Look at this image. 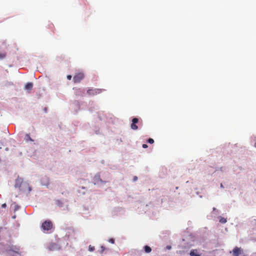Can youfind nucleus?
Instances as JSON below:
<instances>
[{
  "instance_id": "5",
  "label": "nucleus",
  "mask_w": 256,
  "mask_h": 256,
  "mask_svg": "<svg viewBox=\"0 0 256 256\" xmlns=\"http://www.w3.org/2000/svg\"><path fill=\"white\" fill-rule=\"evenodd\" d=\"M84 77V74L82 72H79L76 74L73 78V80L74 83L80 82Z\"/></svg>"
},
{
  "instance_id": "13",
  "label": "nucleus",
  "mask_w": 256,
  "mask_h": 256,
  "mask_svg": "<svg viewBox=\"0 0 256 256\" xmlns=\"http://www.w3.org/2000/svg\"><path fill=\"white\" fill-rule=\"evenodd\" d=\"M220 222L222 224H224L226 222V220L224 218H221L220 220Z\"/></svg>"
},
{
  "instance_id": "8",
  "label": "nucleus",
  "mask_w": 256,
  "mask_h": 256,
  "mask_svg": "<svg viewBox=\"0 0 256 256\" xmlns=\"http://www.w3.org/2000/svg\"><path fill=\"white\" fill-rule=\"evenodd\" d=\"M33 84L32 82H28L25 86V89L26 90H31L32 88Z\"/></svg>"
},
{
  "instance_id": "23",
  "label": "nucleus",
  "mask_w": 256,
  "mask_h": 256,
  "mask_svg": "<svg viewBox=\"0 0 256 256\" xmlns=\"http://www.w3.org/2000/svg\"><path fill=\"white\" fill-rule=\"evenodd\" d=\"M102 250H104V249L103 246H102Z\"/></svg>"
},
{
  "instance_id": "22",
  "label": "nucleus",
  "mask_w": 256,
  "mask_h": 256,
  "mask_svg": "<svg viewBox=\"0 0 256 256\" xmlns=\"http://www.w3.org/2000/svg\"><path fill=\"white\" fill-rule=\"evenodd\" d=\"M220 187H221V188H223V187H224V186H223L222 184H220Z\"/></svg>"
},
{
  "instance_id": "9",
  "label": "nucleus",
  "mask_w": 256,
  "mask_h": 256,
  "mask_svg": "<svg viewBox=\"0 0 256 256\" xmlns=\"http://www.w3.org/2000/svg\"><path fill=\"white\" fill-rule=\"evenodd\" d=\"M84 94V90L81 88H76V94L78 96H82Z\"/></svg>"
},
{
  "instance_id": "19",
  "label": "nucleus",
  "mask_w": 256,
  "mask_h": 256,
  "mask_svg": "<svg viewBox=\"0 0 256 256\" xmlns=\"http://www.w3.org/2000/svg\"><path fill=\"white\" fill-rule=\"evenodd\" d=\"M67 78L68 80H70L72 79V76L70 75H68L67 76Z\"/></svg>"
},
{
  "instance_id": "7",
  "label": "nucleus",
  "mask_w": 256,
  "mask_h": 256,
  "mask_svg": "<svg viewBox=\"0 0 256 256\" xmlns=\"http://www.w3.org/2000/svg\"><path fill=\"white\" fill-rule=\"evenodd\" d=\"M190 255V256H200V255L198 254L197 250H191Z\"/></svg>"
},
{
  "instance_id": "4",
  "label": "nucleus",
  "mask_w": 256,
  "mask_h": 256,
  "mask_svg": "<svg viewBox=\"0 0 256 256\" xmlns=\"http://www.w3.org/2000/svg\"><path fill=\"white\" fill-rule=\"evenodd\" d=\"M52 224L50 220H46L44 222L42 225V228L44 230H48L52 229Z\"/></svg>"
},
{
  "instance_id": "11",
  "label": "nucleus",
  "mask_w": 256,
  "mask_h": 256,
  "mask_svg": "<svg viewBox=\"0 0 256 256\" xmlns=\"http://www.w3.org/2000/svg\"><path fill=\"white\" fill-rule=\"evenodd\" d=\"M144 249L145 252L146 253H150L152 251L151 248L148 246H144Z\"/></svg>"
},
{
  "instance_id": "17",
  "label": "nucleus",
  "mask_w": 256,
  "mask_h": 256,
  "mask_svg": "<svg viewBox=\"0 0 256 256\" xmlns=\"http://www.w3.org/2000/svg\"><path fill=\"white\" fill-rule=\"evenodd\" d=\"M109 242L112 243V244H114V238H110L109 240H108Z\"/></svg>"
},
{
  "instance_id": "10",
  "label": "nucleus",
  "mask_w": 256,
  "mask_h": 256,
  "mask_svg": "<svg viewBox=\"0 0 256 256\" xmlns=\"http://www.w3.org/2000/svg\"><path fill=\"white\" fill-rule=\"evenodd\" d=\"M24 139L26 142H34V140L30 138V134H26Z\"/></svg>"
},
{
  "instance_id": "16",
  "label": "nucleus",
  "mask_w": 256,
  "mask_h": 256,
  "mask_svg": "<svg viewBox=\"0 0 256 256\" xmlns=\"http://www.w3.org/2000/svg\"><path fill=\"white\" fill-rule=\"evenodd\" d=\"M148 142L150 144H153L154 142V140L152 138H150L148 139Z\"/></svg>"
},
{
  "instance_id": "24",
  "label": "nucleus",
  "mask_w": 256,
  "mask_h": 256,
  "mask_svg": "<svg viewBox=\"0 0 256 256\" xmlns=\"http://www.w3.org/2000/svg\"><path fill=\"white\" fill-rule=\"evenodd\" d=\"M0 148H1V147H0Z\"/></svg>"
},
{
  "instance_id": "3",
  "label": "nucleus",
  "mask_w": 256,
  "mask_h": 256,
  "mask_svg": "<svg viewBox=\"0 0 256 256\" xmlns=\"http://www.w3.org/2000/svg\"><path fill=\"white\" fill-rule=\"evenodd\" d=\"M232 254L234 256H245L243 250L237 246L233 249Z\"/></svg>"
},
{
  "instance_id": "20",
  "label": "nucleus",
  "mask_w": 256,
  "mask_h": 256,
  "mask_svg": "<svg viewBox=\"0 0 256 256\" xmlns=\"http://www.w3.org/2000/svg\"><path fill=\"white\" fill-rule=\"evenodd\" d=\"M138 180V177H137V176H134V178H133V180H134V181H136V180Z\"/></svg>"
},
{
  "instance_id": "1",
  "label": "nucleus",
  "mask_w": 256,
  "mask_h": 256,
  "mask_svg": "<svg viewBox=\"0 0 256 256\" xmlns=\"http://www.w3.org/2000/svg\"><path fill=\"white\" fill-rule=\"evenodd\" d=\"M28 186V192H30L31 191V188L29 186L27 182H23V179L20 178H18L16 180L15 183V187L16 188H21V190H26L25 188H23V186Z\"/></svg>"
},
{
  "instance_id": "18",
  "label": "nucleus",
  "mask_w": 256,
  "mask_h": 256,
  "mask_svg": "<svg viewBox=\"0 0 256 256\" xmlns=\"http://www.w3.org/2000/svg\"><path fill=\"white\" fill-rule=\"evenodd\" d=\"M142 146L144 148H146L148 147V146L146 144H143Z\"/></svg>"
},
{
  "instance_id": "2",
  "label": "nucleus",
  "mask_w": 256,
  "mask_h": 256,
  "mask_svg": "<svg viewBox=\"0 0 256 256\" xmlns=\"http://www.w3.org/2000/svg\"><path fill=\"white\" fill-rule=\"evenodd\" d=\"M104 90L100 88H90L87 90V94L90 96H95L100 94Z\"/></svg>"
},
{
  "instance_id": "12",
  "label": "nucleus",
  "mask_w": 256,
  "mask_h": 256,
  "mask_svg": "<svg viewBox=\"0 0 256 256\" xmlns=\"http://www.w3.org/2000/svg\"><path fill=\"white\" fill-rule=\"evenodd\" d=\"M56 204L58 206L61 207V206H62V204H62V202L61 200H56Z\"/></svg>"
},
{
  "instance_id": "15",
  "label": "nucleus",
  "mask_w": 256,
  "mask_h": 256,
  "mask_svg": "<svg viewBox=\"0 0 256 256\" xmlns=\"http://www.w3.org/2000/svg\"><path fill=\"white\" fill-rule=\"evenodd\" d=\"M88 250L90 252H92L94 250V247L90 245L88 246Z\"/></svg>"
},
{
  "instance_id": "6",
  "label": "nucleus",
  "mask_w": 256,
  "mask_h": 256,
  "mask_svg": "<svg viewBox=\"0 0 256 256\" xmlns=\"http://www.w3.org/2000/svg\"><path fill=\"white\" fill-rule=\"evenodd\" d=\"M138 122V118H134L132 120V124H131L130 127L131 128L134 130H136L138 128V126L136 124Z\"/></svg>"
},
{
  "instance_id": "21",
  "label": "nucleus",
  "mask_w": 256,
  "mask_h": 256,
  "mask_svg": "<svg viewBox=\"0 0 256 256\" xmlns=\"http://www.w3.org/2000/svg\"><path fill=\"white\" fill-rule=\"evenodd\" d=\"M6 204H2V208H6Z\"/></svg>"
},
{
  "instance_id": "14",
  "label": "nucleus",
  "mask_w": 256,
  "mask_h": 256,
  "mask_svg": "<svg viewBox=\"0 0 256 256\" xmlns=\"http://www.w3.org/2000/svg\"><path fill=\"white\" fill-rule=\"evenodd\" d=\"M6 54L5 53H0V59H2L5 58Z\"/></svg>"
}]
</instances>
